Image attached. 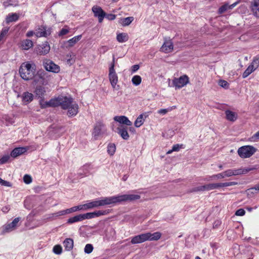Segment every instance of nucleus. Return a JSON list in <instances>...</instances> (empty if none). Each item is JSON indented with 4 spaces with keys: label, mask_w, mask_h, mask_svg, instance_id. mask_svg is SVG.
<instances>
[{
    "label": "nucleus",
    "mask_w": 259,
    "mask_h": 259,
    "mask_svg": "<svg viewBox=\"0 0 259 259\" xmlns=\"http://www.w3.org/2000/svg\"><path fill=\"white\" fill-rule=\"evenodd\" d=\"M49 106H61L63 109H67V115L69 117L75 116L78 112V105L71 97L59 96L51 99L48 103Z\"/></svg>",
    "instance_id": "f257e3e1"
},
{
    "label": "nucleus",
    "mask_w": 259,
    "mask_h": 259,
    "mask_svg": "<svg viewBox=\"0 0 259 259\" xmlns=\"http://www.w3.org/2000/svg\"><path fill=\"white\" fill-rule=\"evenodd\" d=\"M36 72V66L33 62L23 63L19 68V73L22 78L25 80L32 79Z\"/></svg>",
    "instance_id": "f03ea898"
},
{
    "label": "nucleus",
    "mask_w": 259,
    "mask_h": 259,
    "mask_svg": "<svg viewBox=\"0 0 259 259\" xmlns=\"http://www.w3.org/2000/svg\"><path fill=\"white\" fill-rule=\"evenodd\" d=\"M89 209L105 205H113L112 198L111 197H102L87 202Z\"/></svg>",
    "instance_id": "7ed1b4c3"
},
{
    "label": "nucleus",
    "mask_w": 259,
    "mask_h": 259,
    "mask_svg": "<svg viewBox=\"0 0 259 259\" xmlns=\"http://www.w3.org/2000/svg\"><path fill=\"white\" fill-rule=\"evenodd\" d=\"M113 205L117 203L124 201H133L139 199L140 195L138 194H127L112 196Z\"/></svg>",
    "instance_id": "20e7f679"
},
{
    "label": "nucleus",
    "mask_w": 259,
    "mask_h": 259,
    "mask_svg": "<svg viewBox=\"0 0 259 259\" xmlns=\"http://www.w3.org/2000/svg\"><path fill=\"white\" fill-rule=\"evenodd\" d=\"M256 149L252 146H243L238 150V154L242 158H246L251 157L255 152Z\"/></svg>",
    "instance_id": "39448f33"
},
{
    "label": "nucleus",
    "mask_w": 259,
    "mask_h": 259,
    "mask_svg": "<svg viewBox=\"0 0 259 259\" xmlns=\"http://www.w3.org/2000/svg\"><path fill=\"white\" fill-rule=\"evenodd\" d=\"M21 218H16L12 222L7 223L3 226L2 227V234H5L9 233L17 229L19 226V222Z\"/></svg>",
    "instance_id": "423d86ee"
},
{
    "label": "nucleus",
    "mask_w": 259,
    "mask_h": 259,
    "mask_svg": "<svg viewBox=\"0 0 259 259\" xmlns=\"http://www.w3.org/2000/svg\"><path fill=\"white\" fill-rule=\"evenodd\" d=\"M238 183L236 182H229L225 183H209L205 185V191H210L214 189H218L223 187H227L236 185Z\"/></svg>",
    "instance_id": "0eeeda50"
},
{
    "label": "nucleus",
    "mask_w": 259,
    "mask_h": 259,
    "mask_svg": "<svg viewBox=\"0 0 259 259\" xmlns=\"http://www.w3.org/2000/svg\"><path fill=\"white\" fill-rule=\"evenodd\" d=\"M108 78L111 83L112 88L113 90H118L119 86L117 85L118 81V78L117 73L114 68V65L110 66L109 68Z\"/></svg>",
    "instance_id": "6e6552de"
},
{
    "label": "nucleus",
    "mask_w": 259,
    "mask_h": 259,
    "mask_svg": "<svg viewBox=\"0 0 259 259\" xmlns=\"http://www.w3.org/2000/svg\"><path fill=\"white\" fill-rule=\"evenodd\" d=\"M189 79L187 75H184L179 78H175L172 80L173 86L176 89H181L189 83Z\"/></svg>",
    "instance_id": "1a4fd4ad"
},
{
    "label": "nucleus",
    "mask_w": 259,
    "mask_h": 259,
    "mask_svg": "<svg viewBox=\"0 0 259 259\" xmlns=\"http://www.w3.org/2000/svg\"><path fill=\"white\" fill-rule=\"evenodd\" d=\"M259 66V56L254 58L251 64L247 67L243 73L242 77L245 78L254 71Z\"/></svg>",
    "instance_id": "9d476101"
},
{
    "label": "nucleus",
    "mask_w": 259,
    "mask_h": 259,
    "mask_svg": "<svg viewBox=\"0 0 259 259\" xmlns=\"http://www.w3.org/2000/svg\"><path fill=\"white\" fill-rule=\"evenodd\" d=\"M51 34V29L46 26L41 25L35 28V36L41 37L49 36Z\"/></svg>",
    "instance_id": "9b49d317"
},
{
    "label": "nucleus",
    "mask_w": 259,
    "mask_h": 259,
    "mask_svg": "<svg viewBox=\"0 0 259 259\" xmlns=\"http://www.w3.org/2000/svg\"><path fill=\"white\" fill-rule=\"evenodd\" d=\"M44 66L47 71L54 73H58L60 70L59 66L55 64L50 60L46 59L44 60Z\"/></svg>",
    "instance_id": "f8f14e48"
},
{
    "label": "nucleus",
    "mask_w": 259,
    "mask_h": 259,
    "mask_svg": "<svg viewBox=\"0 0 259 259\" xmlns=\"http://www.w3.org/2000/svg\"><path fill=\"white\" fill-rule=\"evenodd\" d=\"M174 50V45L172 40L170 38H165L164 42L160 49V51L164 53H169Z\"/></svg>",
    "instance_id": "ddd939ff"
},
{
    "label": "nucleus",
    "mask_w": 259,
    "mask_h": 259,
    "mask_svg": "<svg viewBox=\"0 0 259 259\" xmlns=\"http://www.w3.org/2000/svg\"><path fill=\"white\" fill-rule=\"evenodd\" d=\"M106 132L105 125L102 122H98L96 123L94 127L93 135L95 137H97Z\"/></svg>",
    "instance_id": "4468645a"
},
{
    "label": "nucleus",
    "mask_w": 259,
    "mask_h": 259,
    "mask_svg": "<svg viewBox=\"0 0 259 259\" xmlns=\"http://www.w3.org/2000/svg\"><path fill=\"white\" fill-rule=\"evenodd\" d=\"M92 11L94 13V16L97 17L100 23H102L104 18L106 16L105 12L102 9L98 6H94L92 8Z\"/></svg>",
    "instance_id": "2eb2a0df"
},
{
    "label": "nucleus",
    "mask_w": 259,
    "mask_h": 259,
    "mask_svg": "<svg viewBox=\"0 0 259 259\" xmlns=\"http://www.w3.org/2000/svg\"><path fill=\"white\" fill-rule=\"evenodd\" d=\"M45 73L44 72H38L34 74L33 77V82L35 84L43 85L45 82Z\"/></svg>",
    "instance_id": "dca6fc26"
},
{
    "label": "nucleus",
    "mask_w": 259,
    "mask_h": 259,
    "mask_svg": "<svg viewBox=\"0 0 259 259\" xmlns=\"http://www.w3.org/2000/svg\"><path fill=\"white\" fill-rule=\"evenodd\" d=\"M50 50V46L48 42H45L41 45L38 47L37 52L40 55H45L47 54Z\"/></svg>",
    "instance_id": "f3484780"
},
{
    "label": "nucleus",
    "mask_w": 259,
    "mask_h": 259,
    "mask_svg": "<svg viewBox=\"0 0 259 259\" xmlns=\"http://www.w3.org/2000/svg\"><path fill=\"white\" fill-rule=\"evenodd\" d=\"M149 112H145L140 114L134 122V125L137 127H140L144 122L145 119L149 116Z\"/></svg>",
    "instance_id": "a211bd4d"
},
{
    "label": "nucleus",
    "mask_w": 259,
    "mask_h": 259,
    "mask_svg": "<svg viewBox=\"0 0 259 259\" xmlns=\"http://www.w3.org/2000/svg\"><path fill=\"white\" fill-rule=\"evenodd\" d=\"M146 241H156L159 240L161 236V234L159 232L151 233L150 232L145 233Z\"/></svg>",
    "instance_id": "6ab92c4d"
},
{
    "label": "nucleus",
    "mask_w": 259,
    "mask_h": 259,
    "mask_svg": "<svg viewBox=\"0 0 259 259\" xmlns=\"http://www.w3.org/2000/svg\"><path fill=\"white\" fill-rule=\"evenodd\" d=\"M146 241L145 233H142L138 235H136L131 238V243L132 244L142 243Z\"/></svg>",
    "instance_id": "aec40b11"
},
{
    "label": "nucleus",
    "mask_w": 259,
    "mask_h": 259,
    "mask_svg": "<svg viewBox=\"0 0 259 259\" xmlns=\"http://www.w3.org/2000/svg\"><path fill=\"white\" fill-rule=\"evenodd\" d=\"M114 120L126 125L130 126L132 124V122L125 116H116L114 117Z\"/></svg>",
    "instance_id": "412c9836"
},
{
    "label": "nucleus",
    "mask_w": 259,
    "mask_h": 259,
    "mask_svg": "<svg viewBox=\"0 0 259 259\" xmlns=\"http://www.w3.org/2000/svg\"><path fill=\"white\" fill-rule=\"evenodd\" d=\"M21 97L23 103L26 105L33 100V95L32 93L26 92L23 93Z\"/></svg>",
    "instance_id": "4be33fe9"
},
{
    "label": "nucleus",
    "mask_w": 259,
    "mask_h": 259,
    "mask_svg": "<svg viewBox=\"0 0 259 259\" xmlns=\"http://www.w3.org/2000/svg\"><path fill=\"white\" fill-rule=\"evenodd\" d=\"M46 90L45 88L42 85H37L36 86L34 93L38 98H42L44 97Z\"/></svg>",
    "instance_id": "5701e85b"
},
{
    "label": "nucleus",
    "mask_w": 259,
    "mask_h": 259,
    "mask_svg": "<svg viewBox=\"0 0 259 259\" xmlns=\"http://www.w3.org/2000/svg\"><path fill=\"white\" fill-rule=\"evenodd\" d=\"M33 46L32 40L28 39H24L21 42V48L23 50H28Z\"/></svg>",
    "instance_id": "b1692460"
},
{
    "label": "nucleus",
    "mask_w": 259,
    "mask_h": 259,
    "mask_svg": "<svg viewBox=\"0 0 259 259\" xmlns=\"http://www.w3.org/2000/svg\"><path fill=\"white\" fill-rule=\"evenodd\" d=\"M27 151L25 147H18L15 148L11 153V156L14 158L23 154Z\"/></svg>",
    "instance_id": "393cba45"
},
{
    "label": "nucleus",
    "mask_w": 259,
    "mask_h": 259,
    "mask_svg": "<svg viewBox=\"0 0 259 259\" xmlns=\"http://www.w3.org/2000/svg\"><path fill=\"white\" fill-rule=\"evenodd\" d=\"M251 11L253 15L259 18V0H253L251 4Z\"/></svg>",
    "instance_id": "a878e982"
},
{
    "label": "nucleus",
    "mask_w": 259,
    "mask_h": 259,
    "mask_svg": "<svg viewBox=\"0 0 259 259\" xmlns=\"http://www.w3.org/2000/svg\"><path fill=\"white\" fill-rule=\"evenodd\" d=\"M226 118L228 120L234 122L237 119V114L236 112L230 110H226L225 111Z\"/></svg>",
    "instance_id": "bb28decb"
},
{
    "label": "nucleus",
    "mask_w": 259,
    "mask_h": 259,
    "mask_svg": "<svg viewBox=\"0 0 259 259\" xmlns=\"http://www.w3.org/2000/svg\"><path fill=\"white\" fill-rule=\"evenodd\" d=\"M73 240L71 238H66L63 241V245L66 250L70 251L73 247Z\"/></svg>",
    "instance_id": "cd10ccee"
},
{
    "label": "nucleus",
    "mask_w": 259,
    "mask_h": 259,
    "mask_svg": "<svg viewBox=\"0 0 259 259\" xmlns=\"http://www.w3.org/2000/svg\"><path fill=\"white\" fill-rule=\"evenodd\" d=\"M234 169V175L235 176L240 175H242V174H246L248 172L253 169V168L241 167V168H239L238 169Z\"/></svg>",
    "instance_id": "c85d7f7f"
},
{
    "label": "nucleus",
    "mask_w": 259,
    "mask_h": 259,
    "mask_svg": "<svg viewBox=\"0 0 259 259\" xmlns=\"http://www.w3.org/2000/svg\"><path fill=\"white\" fill-rule=\"evenodd\" d=\"M117 133L124 140H127L129 138V135L126 128L123 127H118Z\"/></svg>",
    "instance_id": "c756f323"
},
{
    "label": "nucleus",
    "mask_w": 259,
    "mask_h": 259,
    "mask_svg": "<svg viewBox=\"0 0 259 259\" xmlns=\"http://www.w3.org/2000/svg\"><path fill=\"white\" fill-rule=\"evenodd\" d=\"M66 214H67L66 210H62L50 214L48 219L50 220H53L61 216L65 215Z\"/></svg>",
    "instance_id": "7c9ffc66"
},
{
    "label": "nucleus",
    "mask_w": 259,
    "mask_h": 259,
    "mask_svg": "<svg viewBox=\"0 0 259 259\" xmlns=\"http://www.w3.org/2000/svg\"><path fill=\"white\" fill-rule=\"evenodd\" d=\"M128 35L126 33H119L117 34V40L120 43L126 42L128 39Z\"/></svg>",
    "instance_id": "2f4dec72"
},
{
    "label": "nucleus",
    "mask_w": 259,
    "mask_h": 259,
    "mask_svg": "<svg viewBox=\"0 0 259 259\" xmlns=\"http://www.w3.org/2000/svg\"><path fill=\"white\" fill-rule=\"evenodd\" d=\"M82 37L81 35H79L73 37V38L69 39L66 41L68 44V46L69 47H73L76 43H77Z\"/></svg>",
    "instance_id": "473e14b6"
},
{
    "label": "nucleus",
    "mask_w": 259,
    "mask_h": 259,
    "mask_svg": "<svg viewBox=\"0 0 259 259\" xmlns=\"http://www.w3.org/2000/svg\"><path fill=\"white\" fill-rule=\"evenodd\" d=\"M18 16L16 13H10L6 17V22L7 23H10L12 22H15L18 19Z\"/></svg>",
    "instance_id": "72a5a7b5"
},
{
    "label": "nucleus",
    "mask_w": 259,
    "mask_h": 259,
    "mask_svg": "<svg viewBox=\"0 0 259 259\" xmlns=\"http://www.w3.org/2000/svg\"><path fill=\"white\" fill-rule=\"evenodd\" d=\"M83 221L82 214H80L78 215H76L73 217H71L69 218L67 220V223L68 224H73L78 222H81Z\"/></svg>",
    "instance_id": "f704fd0d"
},
{
    "label": "nucleus",
    "mask_w": 259,
    "mask_h": 259,
    "mask_svg": "<svg viewBox=\"0 0 259 259\" xmlns=\"http://www.w3.org/2000/svg\"><path fill=\"white\" fill-rule=\"evenodd\" d=\"M91 169V168L90 165H84L82 167L81 169H80V170H82V172L80 171L79 172L78 174L83 176H87L89 175L90 170Z\"/></svg>",
    "instance_id": "c9c22d12"
},
{
    "label": "nucleus",
    "mask_w": 259,
    "mask_h": 259,
    "mask_svg": "<svg viewBox=\"0 0 259 259\" xmlns=\"http://www.w3.org/2000/svg\"><path fill=\"white\" fill-rule=\"evenodd\" d=\"M115 150L116 146L115 144L110 143L108 145L107 147V152L110 155H113L115 153Z\"/></svg>",
    "instance_id": "e433bc0d"
},
{
    "label": "nucleus",
    "mask_w": 259,
    "mask_h": 259,
    "mask_svg": "<svg viewBox=\"0 0 259 259\" xmlns=\"http://www.w3.org/2000/svg\"><path fill=\"white\" fill-rule=\"evenodd\" d=\"M3 5L5 8H7L9 6H17L18 4L16 1H13V0H7L3 3Z\"/></svg>",
    "instance_id": "4c0bfd02"
},
{
    "label": "nucleus",
    "mask_w": 259,
    "mask_h": 259,
    "mask_svg": "<svg viewBox=\"0 0 259 259\" xmlns=\"http://www.w3.org/2000/svg\"><path fill=\"white\" fill-rule=\"evenodd\" d=\"M132 81L133 84L137 86L141 83L142 78L139 75H135L133 77Z\"/></svg>",
    "instance_id": "58836bf2"
},
{
    "label": "nucleus",
    "mask_w": 259,
    "mask_h": 259,
    "mask_svg": "<svg viewBox=\"0 0 259 259\" xmlns=\"http://www.w3.org/2000/svg\"><path fill=\"white\" fill-rule=\"evenodd\" d=\"M223 178H226V177H230L232 176H235L234 172V169H228L223 172Z\"/></svg>",
    "instance_id": "ea45409f"
},
{
    "label": "nucleus",
    "mask_w": 259,
    "mask_h": 259,
    "mask_svg": "<svg viewBox=\"0 0 259 259\" xmlns=\"http://www.w3.org/2000/svg\"><path fill=\"white\" fill-rule=\"evenodd\" d=\"M176 108V106H174L172 107H170L167 109H161L158 110L157 113L161 115H165L167 112L171 111L172 109Z\"/></svg>",
    "instance_id": "a19ab883"
},
{
    "label": "nucleus",
    "mask_w": 259,
    "mask_h": 259,
    "mask_svg": "<svg viewBox=\"0 0 259 259\" xmlns=\"http://www.w3.org/2000/svg\"><path fill=\"white\" fill-rule=\"evenodd\" d=\"M70 31V28L67 26H65L59 32L58 35L62 36L68 33Z\"/></svg>",
    "instance_id": "79ce46f5"
},
{
    "label": "nucleus",
    "mask_w": 259,
    "mask_h": 259,
    "mask_svg": "<svg viewBox=\"0 0 259 259\" xmlns=\"http://www.w3.org/2000/svg\"><path fill=\"white\" fill-rule=\"evenodd\" d=\"M53 251L56 254H60L62 252V247L60 245H56L53 247Z\"/></svg>",
    "instance_id": "37998d69"
},
{
    "label": "nucleus",
    "mask_w": 259,
    "mask_h": 259,
    "mask_svg": "<svg viewBox=\"0 0 259 259\" xmlns=\"http://www.w3.org/2000/svg\"><path fill=\"white\" fill-rule=\"evenodd\" d=\"M133 20L134 17H128L125 18L122 20V25L127 26L130 25Z\"/></svg>",
    "instance_id": "c03bdc74"
},
{
    "label": "nucleus",
    "mask_w": 259,
    "mask_h": 259,
    "mask_svg": "<svg viewBox=\"0 0 259 259\" xmlns=\"http://www.w3.org/2000/svg\"><path fill=\"white\" fill-rule=\"evenodd\" d=\"M93 246L91 244H87L84 247V251L85 253L89 254L91 253L93 250Z\"/></svg>",
    "instance_id": "a18cd8bd"
},
{
    "label": "nucleus",
    "mask_w": 259,
    "mask_h": 259,
    "mask_svg": "<svg viewBox=\"0 0 259 259\" xmlns=\"http://www.w3.org/2000/svg\"><path fill=\"white\" fill-rule=\"evenodd\" d=\"M205 191V185L203 186H199L198 187H196L194 188H193L191 190L190 192H198V191Z\"/></svg>",
    "instance_id": "49530a36"
},
{
    "label": "nucleus",
    "mask_w": 259,
    "mask_h": 259,
    "mask_svg": "<svg viewBox=\"0 0 259 259\" xmlns=\"http://www.w3.org/2000/svg\"><path fill=\"white\" fill-rule=\"evenodd\" d=\"M77 207V210H87L89 209L88 203H85L84 204H81L79 205L78 206H76Z\"/></svg>",
    "instance_id": "de8ad7c7"
},
{
    "label": "nucleus",
    "mask_w": 259,
    "mask_h": 259,
    "mask_svg": "<svg viewBox=\"0 0 259 259\" xmlns=\"http://www.w3.org/2000/svg\"><path fill=\"white\" fill-rule=\"evenodd\" d=\"M257 191V189H256V185L253 187L249 189H248L246 190V193L248 195L251 196V195L254 194L255 193H256V191Z\"/></svg>",
    "instance_id": "09e8293b"
},
{
    "label": "nucleus",
    "mask_w": 259,
    "mask_h": 259,
    "mask_svg": "<svg viewBox=\"0 0 259 259\" xmlns=\"http://www.w3.org/2000/svg\"><path fill=\"white\" fill-rule=\"evenodd\" d=\"M23 181L25 183L29 184L31 183L32 178L29 175H25L23 177Z\"/></svg>",
    "instance_id": "8fccbe9b"
},
{
    "label": "nucleus",
    "mask_w": 259,
    "mask_h": 259,
    "mask_svg": "<svg viewBox=\"0 0 259 259\" xmlns=\"http://www.w3.org/2000/svg\"><path fill=\"white\" fill-rule=\"evenodd\" d=\"M10 158V156L9 155H5L3 156L0 159V164H3L6 163Z\"/></svg>",
    "instance_id": "3c124183"
},
{
    "label": "nucleus",
    "mask_w": 259,
    "mask_h": 259,
    "mask_svg": "<svg viewBox=\"0 0 259 259\" xmlns=\"http://www.w3.org/2000/svg\"><path fill=\"white\" fill-rule=\"evenodd\" d=\"M209 178H211V179H213V180L214 179H223V173L221 172V173H219V174H215V175H213L212 176H210L209 177Z\"/></svg>",
    "instance_id": "603ef678"
},
{
    "label": "nucleus",
    "mask_w": 259,
    "mask_h": 259,
    "mask_svg": "<svg viewBox=\"0 0 259 259\" xmlns=\"http://www.w3.org/2000/svg\"><path fill=\"white\" fill-rule=\"evenodd\" d=\"M228 4H225L223 6H222V7H221L219 9V12L220 14H222L224 12H226V11H227L228 9Z\"/></svg>",
    "instance_id": "864d4df0"
},
{
    "label": "nucleus",
    "mask_w": 259,
    "mask_h": 259,
    "mask_svg": "<svg viewBox=\"0 0 259 259\" xmlns=\"http://www.w3.org/2000/svg\"><path fill=\"white\" fill-rule=\"evenodd\" d=\"M95 212L96 213L97 217H99L101 215H106L109 213L108 210H98V211H95Z\"/></svg>",
    "instance_id": "5fc2aeb1"
},
{
    "label": "nucleus",
    "mask_w": 259,
    "mask_h": 259,
    "mask_svg": "<svg viewBox=\"0 0 259 259\" xmlns=\"http://www.w3.org/2000/svg\"><path fill=\"white\" fill-rule=\"evenodd\" d=\"M0 184L2 186H6V187H10L12 186V185L10 182H8L7 181L4 180L2 179H1V178H0Z\"/></svg>",
    "instance_id": "6e6d98bb"
},
{
    "label": "nucleus",
    "mask_w": 259,
    "mask_h": 259,
    "mask_svg": "<svg viewBox=\"0 0 259 259\" xmlns=\"http://www.w3.org/2000/svg\"><path fill=\"white\" fill-rule=\"evenodd\" d=\"M83 221L84 220H88L92 219V212H88L84 214H81Z\"/></svg>",
    "instance_id": "4d7b16f0"
},
{
    "label": "nucleus",
    "mask_w": 259,
    "mask_h": 259,
    "mask_svg": "<svg viewBox=\"0 0 259 259\" xmlns=\"http://www.w3.org/2000/svg\"><path fill=\"white\" fill-rule=\"evenodd\" d=\"M245 211L242 208L238 209L235 212V214L237 216H243L245 214Z\"/></svg>",
    "instance_id": "13d9d810"
},
{
    "label": "nucleus",
    "mask_w": 259,
    "mask_h": 259,
    "mask_svg": "<svg viewBox=\"0 0 259 259\" xmlns=\"http://www.w3.org/2000/svg\"><path fill=\"white\" fill-rule=\"evenodd\" d=\"M65 210H66L67 214H69V213L77 211V207H76V206H74L71 208L66 209H65Z\"/></svg>",
    "instance_id": "bf43d9fd"
},
{
    "label": "nucleus",
    "mask_w": 259,
    "mask_h": 259,
    "mask_svg": "<svg viewBox=\"0 0 259 259\" xmlns=\"http://www.w3.org/2000/svg\"><path fill=\"white\" fill-rule=\"evenodd\" d=\"M182 148H183V145L176 144L172 146V149L174 151H179Z\"/></svg>",
    "instance_id": "052dcab7"
},
{
    "label": "nucleus",
    "mask_w": 259,
    "mask_h": 259,
    "mask_svg": "<svg viewBox=\"0 0 259 259\" xmlns=\"http://www.w3.org/2000/svg\"><path fill=\"white\" fill-rule=\"evenodd\" d=\"M105 17L109 20H113L116 18V15L112 14H106V16Z\"/></svg>",
    "instance_id": "680f3d73"
},
{
    "label": "nucleus",
    "mask_w": 259,
    "mask_h": 259,
    "mask_svg": "<svg viewBox=\"0 0 259 259\" xmlns=\"http://www.w3.org/2000/svg\"><path fill=\"white\" fill-rule=\"evenodd\" d=\"M9 27H5L2 29L0 34H1V35H4V36H6L7 35V33L9 31Z\"/></svg>",
    "instance_id": "e2e57ef3"
},
{
    "label": "nucleus",
    "mask_w": 259,
    "mask_h": 259,
    "mask_svg": "<svg viewBox=\"0 0 259 259\" xmlns=\"http://www.w3.org/2000/svg\"><path fill=\"white\" fill-rule=\"evenodd\" d=\"M219 85L223 88H228V83L227 82V81H225V80H220V82H219Z\"/></svg>",
    "instance_id": "0e129e2a"
},
{
    "label": "nucleus",
    "mask_w": 259,
    "mask_h": 259,
    "mask_svg": "<svg viewBox=\"0 0 259 259\" xmlns=\"http://www.w3.org/2000/svg\"><path fill=\"white\" fill-rule=\"evenodd\" d=\"M33 35L35 36V29L34 30V31L29 30V31H27V33H26V36L27 37H30Z\"/></svg>",
    "instance_id": "69168bd1"
},
{
    "label": "nucleus",
    "mask_w": 259,
    "mask_h": 259,
    "mask_svg": "<svg viewBox=\"0 0 259 259\" xmlns=\"http://www.w3.org/2000/svg\"><path fill=\"white\" fill-rule=\"evenodd\" d=\"M10 210V206L8 205L2 208V211L4 213H7Z\"/></svg>",
    "instance_id": "338daca9"
},
{
    "label": "nucleus",
    "mask_w": 259,
    "mask_h": 259,
    "mask_svg": "<svg viewBox=\"0 0 259 259\" xmlns=\"http://www.w3.org/2000/svg\"><path fill=\"white\" fill-rule=\"evenodd\" d=\"M251 139L252 141H254L256 140L259 139V131L256 132L252 137Z\"/></svg>",
    "instance_id": "774afa93"
}]
</instances>
